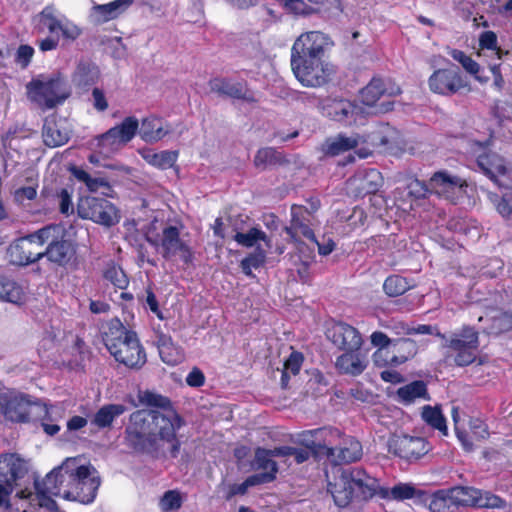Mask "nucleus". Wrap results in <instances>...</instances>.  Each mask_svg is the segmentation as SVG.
Wrapping results in <instances>:
<instances>
[{
	"label": "nucleus",
	"mask_w": 512,
	"mask_h": 512,
	"mask_svg": "<svg viewBox=\"0 0 512 512\" xmlns=\"http://www.w3.org/2000/svg\"><path fill=\"white\" fill-rule=\"evenodd\" d=\"M182 425V418L174 410L139 409L129 416L124 440L128 447L141 453L159 452L167 444L176 457L181 446L176 433Z\"/></svg>",
	"instance_id": "f257e3e1"
},
{
	"label": "nucleus",
	"mask_w": 512,
	"mask_h": 512,
	"mask_svg": "<svg viewBox=\"0 0 512 512\" xmlns=\"http://www.w3.org/2000/svg\"><path fill=\"white\" fill-rule=\"evenodd\" d=\"M380 489L376 478L361 468H337L328 476L327 491L336 506L345 508L351 503L372 498Z\"/></svg>",
	"instance_id": "f03ea898"
},
{
	"label": "nucleus",
	"mask_w": 512,
	"mask_h": 512,
	"mask_svg": "<svg viewBox=\"0 0 512 512\" xmlns=\"http://www.w3.org/2000/svg\"><path fill=\"white\" fill-rule=\"evenodd\" d=\"M399 139V132L389 124H380L376 130L368 135L338 134L327 138L321 145V151L326 156H338L352 149L360 158H366L372 154L375 148H386L389 145L396 144Z\"/></svg>",
	"instance_id": "7ed1b4c3"
},
{
	"label": "nucleus",
	"mask_w": 512,
	"mask_h": 512,
	"mask_svg": "<svg viewBox=\"0 0 512 512\" xmlns=\"http://www.w3.org/2000/svg\"><path fill=\"white\" fill-rule=\"evenodd\" d=\"M63 468L67 475L63 498L84 504L93 502L100 486V477L96 469L90 464H80L78 457L66 458L63 461Z\"/></svg>",
	"instance_id": "20e7f679"
},
{
	"label": "nucleus",
	"mask_w": 512,
	"mask_h": 512,
	"mask_svg": "<svg viewBox=\"0 0 512 512\" xmlns=\"http://www.w3.org/2000/svg\"><path fill=\"white\" fill-rule=\"evenodd\" d=\"M104 342L117 362L133 369H139L146 363V353L137 335L119 321L112 323Z\"/></svg>",
	"instance_id": "39448f33"
},
{
	"label": "nucleus",
	"mask_w": 512,
	"mask_h": 512,
	"mask_svg": "<svg viewBox=\"0 0 512 512\" xmlns=\"http://www.w3.org/2000/svg\"><path fill=\"white\" fill-rule=\"evenodd\" d=\"M26 94L33 104L45 111L61 105L70 96V89L61 74H40L27 83Z\"/></svg>",
	"instance_id": "423d86ee"
},
{
	"label": "nucleus",
	"mask_w": 512,
	"mask_h": 512,
	"mask_svg": "<svg viewBox=\"0 0 512 512\" xmlns=\"http://www.w3.org/2000/svg\"><path fill=\"white\" fill-rule=\"evenodd\" d=\"M30 242H37V246H45L40 250L42 258L46 257L49 261L64 264L72 255V246L65 239V231L60 225H48L34 233L29 234Z\"/></svg>",
	"instance_id": "0eeeda50"
},
{
	"label": "nucleus",
	"mask_w": 512,
	"mask_h": 512,
	"mask_svg": "<svg viewBox=\"0 0 512 512\" xmlns=\"http://www.w3.org/2000/svg\"><path fill=\"white\" fill-rule=\"evenodd\" d=\"M156 224L157 222L154 221L147 228L146 240L156 247L163 257L179 256L185 263L190 262L193 254L190 247L180 238L182 226L167 225L161 229V233H158Z\"/></svg>",
	"instance_id": "6e6552de"
},
{
	"label": "nucleus",
	"mask_w": 512,
	"mask_h": 512,
	"mask_svg": "<svg viewBox=\"0 0 512 512\" xmlns=\"http://www.w3.org/2000/svg\"><path fill=\"white\" fill-rule=\"evenodd\" d=\"M291 68L300 84L308 88L323 87L336 73L329 58H291Z\"/></svg>",
	"instance_id": "1a4fd4ad"
},
{
	"label": "nucleus",
	"mask_w": 512,
	"mask_h": 512,
	"mask_svg": "<svg viewBox=\"0 0 512 512\" xmlns=\"http://www.w3.org/2000/svg\"><path fill=\"white\" fill-rule=\"evenodd\" d=\"M401 93L400 87L390 79L374 77L360 90V102L370 111V114L386 113L393 109L394 102L390 100Z\"/></svg>",
	"instance_id": "9d476101"
},
{
	"label": "nucleus",
	"mask_w": 512,
	"mask_h": 512,
	"mask_svg": "<svg viewBox=\"0 0 512 512\" xmlns=\"http://www.w3.org/2000/svg\"><path fill=\"white\" fill-rule=\"evenodd\" d=\"M38 24L64 43H72L83 33L82 27L68 18L54 5L45 6L37 15Z\"/></svg>",
	"instance_id": "9b49d317"
},
{
	"label": "nucleus",
	"mask_w": 512,
	"mask_h": 512,
	"mask_svg": "<svg viewBox=\"0 0 512 512\" xmlns=\"http://www.w3.org/2000/svg\"><path fill=\"white\" fill-rule=\"evenodd\" d=\"M0 408L4 417L12 422H28L34 411L48 414V406L27 394L8 392L0 396Z\"/></svg>",
	"instance_id": "f8f14e48"
},
{
	"label": "nucleus",
	"mask_w": 512,
	"mask_h": 512,
	"mask_svg": "<svg viewBox=\"0 0 512 512\" xmlns=\"http://www.w3.org/2000/svg\"><path fill=\"white\" fill-rule=\"evenodd\" d=\"M334 41L327 33L312 30L301 33L291 48V58H329Z\"/></svg>",
	"instance_id": "ddd939ff"
},
{
	"label": "nucleus",
	"mask_w": 512,
	"mask_h": 512,
	"mask_svg": "<svg viewBox=\"0 0 512 512\" xmlns=\"http://www.w3.org/2000/svg\"><path fill=\"white\" fill-rule=\"evenodd\" d=\"M340 440H342V432L333 427L307 430L298 434V442L310 452L328 457L336 455Z\"/></svg>",
	"instance_id": "4468645a"
},
{
	"label": "nucleus",
	"mask_w": 512,
	"mask_h": 512,
	"mask_svg": "<svg viewBox=\"0 0 512 512\" xmlns=\"http://www.w3.org/2000/svg\"><path fill=\"white\" fill-rule=\"evenodd\" d=\"M78 214L103 226H113L120 221L119 210L110 201L95 196L82 197L78 203Z\"/></svg>",
	"instance_id": "2eb2a0df"
},
{
	"label": "nucleus",
	"mask_w": 512,
	"mask_h": 512,
	"mask_svg": "<svg viewBox=\"0 0 512 512\" xmlns=\"http://www.w3.org/2000/svg\"><path fill=\"white\" fill-rule=\"evenodd\" d=\"M139 132V121L134 116L126 117L120 124L97 137L100 153L109 155L121 149Z\"/></svg>",
	"instance_id": "dca6fc26"
},
{
	"label": "nucleus",
	"mask_w": 512,
	"mask_h": 512,
	"mask_svg": "<svg viewBox=\"0 0 512 512\" xmlns=\"http://www.w3.org/2000/svg\"><path fill=\"white\" fill-rule=\"evenodd\" d=\"M457 508L471 506L478 508L501 509L506 505L505 500L490 491L474 487L458 486L449 490Z\"/></svg>",
	"instance_id": "f3484780"
},
{
	"label": "nucleus",
	"mask_w": 512,
	"mask_h": 512,
	"mask_svg": "<svg viewBox=\"0 0 512 512\" xmlns=\"http://www.w3.org/2000/svg\"><path fill=\"white\" fill-rule=\"evenodd\" d=\"M67 475L63 468V463L54 468L46 477L41 481L34 480L36 496L39 500V505L53 509L56 506L52 497H63L64 489L67 485Z\"/></svg>",
	"instance_id": "a211bd4d"
},
{
	"label": "nucleus",
	"mask_w": 512,
	"mask_h": 512,
	"mask_svg": "<svg viewBox=\"0 0 512 512\" xmlns=\"http://www.w3.org/2000/svg\"><path fill=\"white\" fill-rule=\"evenodd\" d=\"M446 347L453 350L455 362L458 366L473 363L479 346L478 333L470 327H465L460 333H455L446 341Z\"/></svg>",
	"instance_id": "6ab92c4d"
},
{
	"label": "nucleus",
	"mask_w": 512,
	"mask_h": 512,
	"mask_svg": "<svg viewBox=\"0 0 512 512\" xmlns=\"http://www.w3.org/2000/svg\"><path fill=\"white\" fill-rule=\"evenodd\" d=\"M480 170L499 188H512V168L495 153L482 154L477 159Z\"/></svg>",
	"instance_id": "aec40b11"
},
{
	"label": "nucleus",
	"mask_w": 512,
	"mask_h": 512,
	"mask_svg": "<svg viewBox=\"0 0 512 512\" xmlns=\"http://www.w3.org/2000/svg\"><path fill=\"white\" fill-rule=\"evenodd\" d=\"M387 445L389 452L409 461L419 459L430 449L424 438L406 434H393Z\"/></svg>",
	"instance_id": "412c9836"
},
{
	"label": "nucleus",
	"mask_w": 512,
	"mask_h": 512,
	"mask_svg": "<svg viewBox=\"0 0 512 512\" xmlns=\"http://www.w3.org/2000/svg\"><path fill=\"white\" fill-rule=\"evenodd\" d=\"M428 87L435 94L450 96L465 88L466 83L457 70L440 68L428 78Z\"/></svg>",
	"instance_id": "4be33fe9"
},
{
	"label": "nucleus",
	"mask_w": 512,
	"mask_h": 512,
	"mask_svg": "<svg viewBox=\"0 0 512 512\" xmlns=\"http://www.w3.org/2000/svg\"><path fill=\"white\" fill-rule=\"evenodd\" d=\"M327 337L339 350L361 349L363 338L357 328L344 322L334 323L327 331Z\"/></svg>",
	"instance_id": "5701e85b"
},
{
	"label": "nucleus",
	"mask_w": 512,
	"mask_h": 512,
	"mask_svg": "<svg viewBox=\"0 0 512 512\" xmlns=\"http://www.w3.org/2000/svg\"><path fill=\"white\" fill-rule=\"evenodd\" d=\"M28 470V461L19 454L5 453L0 455V482L17 487L19 481L28 474Z\"/></svg>",
	"instance_id": "b1692460"
},
{
	"label": "nucleus",
	"mask_w": 512,
	"mask_h": 512,
	"mask_svg": "<svg viewBox=\"0 0 512 512\" xmlns=\"http://www.w3.org/2000/svg\"><path fill=\"white\" fill-rule=\"evenodd\" d=\"M309 215V211L303 206L293 205L291 207V221L284 230L293 242L298 243L302 238L316 242L314 232L309 225Z\"/></svg>",
	"instance_id": "393cba45"
},
{
	"label": "nucleus",
	"mask_w": 512,
	"mask_h": 512,
	"mask_svg": "<svg viewBox=\"0 0 512 512\" xmlns=\"http://www.w3.org/2000/svg\"><path fill=\"white\" fill-rule=\"evenodd\" d=\"M173 133V124L155 115L142 119L139 126V135L146 143H157L170 137Z\"/></svg>",
	"instance_id": "a878e982"
},
{
	"label": "nucleus",
	"mask_w": 512,
	"mask_h": 512,
	"mask_svg": "<svg viewBox=\"0 0 512 512\" xmlns=\"http://www.w3.org/2000/svg\"><path fill=\"white\" fill-rule=\"evenodd\" d=\"M364 112V108L345 99L333 100L325 108L328 117L345 124H358Z\"/></svg>",
	"instance_id": "bb28decb"
},
{
	"label": "nucleus",
	"mask_w": 512,
	"mask_h": 512,
	"mask_svg": "<svg viewBox=\"0 0 512 512\" xmlns=\"http://www.w3.org/2000/svg\"><path fill=\"white\" fill-rule=\"evenodd\" d=\"M465 182L445 171L436 172L429 180V188L432 193L447 199H454L462 192Z\"/></svg>",
	"instance_id": "cd10ccee"
},
{
	"label": "nucleus",
	"mask_w": 512,
	"mask_h": 512,
	"mask_svg": "<svg viewBox=\"0 0 512 512\" xmlns=\"http://www.w3.org/2000/svg\"><path fill=\"white\" fill-rule=\"evenodd\" d=\"M209 87L212 92L236 99H243L248 102H255L258 99L256 94L248 90L246 85L242 82L224 78H214L210 80Z\"/></svg>",
	"instance_id": "c85d7f7f"
},
{
	"label": "nucleus",
	"mask_w": 512,
	"mask_h": 512,
	"mask_svg": "<svg viewBox=\"0 0 512 512\" xmlns=\"http://www.w3.org/2000/svg\"><path fill=\"white\" fill-rule=\"evenodd\" d=\"M134 0H114L107 4L94 5L91 10L89 17L95 24H103L114 20L124 14Z\"/></svg>",
	"instance_id": "c756f323"
},
{
	"label": "nucleus",
	"mask_w": 512,
	"mask_h": 512,
	"mask_svg": "<svg viewBox=\"0 0 512 512\" xmlns=\"http://www.w3.org/2000/svg\"><path fill=\"white\" fill-rule=\"evenodd\" d=\"M367 365V356L361 352V349L343 350L335 361V367L340 373L352 376L360 375Z\"/></svg>",
	"instance_id": "7c9ffc66"
},
{
	"label": "nucleus",
	"mask_w": 512,
	"mask_h": 512,
	"mask_svg": "<svg viewBox=\"0 0 512 512\" xmlns=\"http://www.w3.org/2000/svg\"><path fill=\"white\" fill-rule=\"evenodd\" d=\"M34 245H37V242H30L29 235L12 245L8 250L10 262L23 266L41 259L42 254H40V251L33 252Z\"/></svg>",
	"instance_id": "2f4dec72"
},
{
	"label": "nucleus",
	"mask_w": 512,
	"mask_h": 512,
	"mask_svg": "<svg viewBox=\"0 0 512 512\" xmlns=\"http://www.w3.org/2000/svg\"><path fill=\"white\" fill-rule=\"evenodd\" d=\"M157 345L160 358L164 363L174 366L184 361L185 354L183 349L176 345L170 336L160 334Z\"/></svg>",
	"instance_id": "473e14b6"
},
{
	"label": "nucleus",
	"mask_w": 512,
	"mask_h": 512,
	"mask_svg": "<svg viewBox=\"0 0 512 512\" xmlns=\"http://www.w3.org/2000/svg\"><path fill=\"white\" fill-rule=\"evenodd\" d=\"M336 455L341 462H356L362 458V445L354 437L346 436L342 433V440L338 442Z\"/></svg>",
	"instance_id": "72a5a7b5"
},
{
	"label": "nucleus",
	"mask_w": 512,
	"mask_h": 512,
	"mask_svg": "<svg viewBox=\"0 0 512 512\" xmlns=\"http://www.w3.org/2000/svg\"><path fill=\"white\" fill-rule=\"evenodd\" d=\"M139 154L149 165L162 170L171 168L178 158V152L176 151L163 150L156 152L152 148H143L139 150Z\"/></svg>",
	"instance_id": "f704fd0d"
},
{
	"label": "nucleus",
	"mask_w": 512,
	"mask_h": 512,
	"mask_svg": "<svg viewBox=\"0 0 512 512\" xmlns=\"http://www.w3.org/2000/svg\"><path fill=\"white\" fill-rule=\"evenodd\" d=\"M42 137L46 146L54 148L64 145L69 140V132L54 119H46L43 125Z\"/></svg>",
	"instance_id": "c9c22d12"
},
{
	"label": "nucleus",
	"mask_w": 512,
	"mask_h": 512,
	"mask_svg": "<svg viewBox=\"0 0 512 512\" xmlns=\"http://www.w3.org/2000/svg\"><path fill=\"white\" fill-rule=\"evenodd\" d=\"M273 457L267 449L258 448L255 452V466L257 469L264 471L255 475L261 483L270 482L275 478L277 464L272 459Z\"/></svg>",
	"instance_id": "e433bc0d"
},
{
	"label": "nucleus",
	"mask_w": 512,
	"mask_h": 512,
	"mask_svg": "<svg viewBox=\"0 0 512 512\" xmlns=\"http://www.w3.org/2000/svg\"><path fill=\"white\" fill-rule=\"evenodd\" d=\"M483 320L484 317L480 316L479 321ZM485 320L490 322L487 327L489 333L500 334L512 330V313L491 310L486 314Z\"/></svg>",
	"instance_id": "4c0bfd02"
},
{
	"label": "nucleus",
	"mask_w": 512,
	"mask_h": 512,
	"mask_svg": "<svg viewBox=\"0 0 512 512\" xmlns=\"http://www.w3.org/2000/svg\"><path fill=\"white\" fill-rule=\"evenodd\" d=\"M234 240L241 246L251 248L257 247L258 242H264L265 246L269 249L272 247L271 239L267 234L258 227H252L247 232H237L234 235Z\"/></svg>",
	"instance_id": "58836bf2"
},
{
	"label": "nucleus",
	"mask_w": 512,
	"mask_h": 512,
	"mask_svg": "<svg viewBox=\"0 0 512 512\" xmlns=\"http://www.w3.org/2000/svg\"><path fill=\"white\" fill-rule=\"evenodd\" d=\"M125 411L126 407L122 404L104 405L94 415L92 424L101 429L109 427L115 418L122 415Z\"/></svg>",
	"instance_id": "ea45409f"
},
{
	"label": "nucleus",
	"mask_w": 512,
	"mask_h": 512,
	"mask_svg": "<svg viewBox=\"0 0 512 512\" xmlns=\"http://www.w3.org/2000/svg\"><path fill=\"white\" fill-rule=\"evenodd\" d=\"M397 396L403 404H411L417 399H428L426 384L423 381H413L400 387Z\"/></svg>",
	"instance_id": "a19ab883"
},
{
	"label": "nucleus",
	"mask_w": 512,
	"mask_h": 512,
	"mask_svg": "<svg viewBox=\"0 0 512 512\" xmlns=\"http://www.w3.org/2000/svg\"><path fill=\"white\" fill-rule=\"evenodd\" d=\"M393 347L395 348L393 352L394 362L398 364V366L414 358L418 352L417 343L410 338L395 339Z\"/></svg>",
	"instance_id": "79ce46f5"
},
{
	"label": "nucleus",
	"mask_w": 512,
	"mask_h": 512,
	"mask_svg": "<svg viewBox=\"0 0 512 512\" xmlns=\"http://www.w3.org/2000/svg\"><path fill=\"white\" fill-rule=\"evenodd\" d=\"M23 289L14 281L5 276H0V299L14 304H21L25 301Z\"/></svg>",
	"instance_id": "37998d69"
},
{
	"label": "nucleus",
	"mask_w": 512,
	"mask_h": 512,
	"mask_svg": "<svg viewBox=\"0 0 512 512\" xmlns=\"http://www.w3.org/2000/svg\"><path fill=\"white\" fill-rule=\"evenodd\" d=\"M100 77L98 67L90 63H81L78 65L74 75L73 81L80 87H87L95 84Z\"/></svg>",
	"instance_id": "c03bdc74"
},
{
	"label": "nucleus",
	"mask_w": 512,
	"mask_h": 512,
	"mask_svg": "<svg viewBox=\"0 0 512 512\" xmlns=\"http://www.w3.org/2000/svg\"><path fill=\"white\" fill-rule=\"evenodd\" d=\"M429 508L431 512H458L449 490L435 493L430 501Z\"/></svg>",
	"instance_id": "a18cd8bd"
},
{
	"label": "nucleus",
	"mask_w": 512,
	"mask_h": 512,
	"mask_svg": "<svg viewBox=\"0 0 512 512\" xmlns=\"http://www.w3.org/2000/svg\"><path fill=\"white\" fill-rule=\"evenodd\" d=\"M267 252L261 246H257L253 252L241 261V268L247 276L252 275L253 269H258L266 262Z\"/></svg>",
	"instance_id": "49530a36"
},
{
	"label": "nucleus",
	"mask_w": 512,
	"mask_h": 512,
	"mask_svg": "<svg viewBox=\"0 0 512 512\" xmlns=\"http://www.w3.org/2000/svg\"><path fill=\"white\" fill-rule=\"evenodd\" d=\"M422 419L432 428L439 430L444 435L447 434V425L445 418L438 407L424 406L422 410Z\"/></svg>",
	"instance_id": "de8ad7c7"
},
{
	"label": "nucleus",
	"mask_w": 512,
	"mask_h": 512,
	"mask_svg": "<svg viewBox=\"0 0 512 512\" xmlns=\"http://www.w3.org/2000/svg\"><path fill=\"white\" fill-rule=\"evenodd\" d=\"M489 199L494 205L496 211L507 221L512 223V192L499 196L496 193H490Z\"/></svg>",
	"instance_id": "09e8293b"
},
{
	"label": "nucleus",
	"mask_w": 512,
	"mask_h": 512,
	"mask_svg": "<svg viewBox=\"0 0 512 512\" xmlns=\"http://www.w3.org/2000/svg\"><path fill=\"white\" fill-rule=\"evenodd\" d=\"M410 287L411 285L407 279L399 275L389 276L383 284L385 293L390 297L402 295L409 290Z\"/></svg>",
	"instance_id": "8fccbe9b"
},
{
	"label": "nucleus",
	"mask_w": 512,
	"mask_h": 512,
	"mask_svg": "<svg viewBox=\"0 0 512 512\" xmlns=\"http://www.w3.org/2000/svg\"><path fill=\"white\" fill-rule=\"evenodd\" d=\"M104 278L118 289H125L129 284V279L121 267L111 264L104 271Z\"/></svg>",
	"instance_id": "3c124183"
},
{
	"label": "nucleus",
	"mask_w": 512,
	"mask_h": 512,
	"mask_svg": "<svg viewBox=\"0 0 512 512\" xmlns=\"http://www.w3.org/2000/svg\"><path fill=\"white\" fill-rule=\"evenodd\" d=\"M281 160L278 152L273 148L259 149L254 157V164L257 168L266 169L269 166L279 163Z\"/></svg>",
	"instance_id": "603ef678"
},
{
	"label": "nucleus",
	"mask_w": 512,
	"mask_h": 512,
	"mask_svg": "<svg viewBox=\"0 0 512 512\" xmlns=\"http://www.w3.org/2000/svg\"><path fill=\"white\" fill-rule=\"evenodd\" d=\"M303 362V356L299 352H292L289 358L284 363V370L281 377V384L286 387L288 384L289 375H296L300 371Z\"/></svg>",
	"instance_id": "864d4df0"
},
{
	"label": "nucleus",
	"mask_w": 512,
	"mask_h": 512,
	"mask_svg": "<svg viewBox=\"0 0 512 512\" xmlns=\"http://www.w3.org/2000/svg\"><path fill=\"white\" fill-rule=\"evenodd\" d=\"M448 53L455 61L459 62L469 74L474 75L477 79H479L477 74L480 71V66L475 60H473L470 56L466 55L461 50L450 49Z\"/></svg>",
	"instance_id": "5fc2aeb1"
},
{
	"label": "nucleus",
	"mask_w": 512,
	"mask_h": 512,
	"mask_svg": "<svg viewBox=\"0 0 512 512\" xmlns=\"http://www.w3.org/2000/svg\"><path fill=\"white\" fill-rule=\"evenodd\" d=\"M138 400L142 405L149 407L167 408L170 405L168 398L149 390L140 391Z\"/></svg>",
	"instance_id": "6e6d98bb"
},
{
	"label": "nucleus",
	"mask_w": 512,
	"mask_h": 512,
	"mask_svg": "<svg viewBox=\"0 0 512 512\" xmlns=\"http://www.w3.org/2000/svg\"><path fill=\"white\" fill-rule=\"evenodd\" d=\"M416 489L413 485L408 483H399L393 486L389 491L383 493L384 497H390L394 500H406L415 496Z\"/></svg>",
	"instance_id": "4d7b16f0"
},
{
	"label": "nucleus",
	"mask_w": 512,
	"mask_h": 512,
	"mask_svg": "<svg viewBox=\"0 0 512 512\" xmlns=\"http://www.w3.org/2000/svg\"><path fill=\"white\" fill-rule=\"evenodd\" d=\"M182 505V497L178 491L169 490L164 493L159 501V507L163 512H173Z\"/></svg>",
	"instance_id": "13d9d810"
},
{
	"label": "nucleus",
	"mask_w": 512,
	"mask_h": 512,
	"mask_svg": "<svg viewBox=\"0 0 512 512\" xmlns=\"http://www.w3.org/2000/svg\"><path fill=\"white\" fill-rule=\"evenodd\" d=\"M479 46L481 49L492 51L498 59L502 58L503 51L498 47L497 35L493 31H485L480 34Z\"/></svg>",
	"instance_id": "bf43d9fd"
},
{
	"label": "nucleus",
	"mask_w": 512,
	"mask_h": 512,
	"mask_svg": "<svg viewBox=\"0 0 512 512\" xmlns=\"http://www.w3.org/2000/svg\"><path fill=\"white\" fill-rule=\"evenodd\" d=\"M38 183L31 181L28 186L17 188L13 192V199L16 203L23 205L26 201H32L37 197Z\"/></svg>",
	"instance_id": "052dcab7"
},
{
	"label": "nucleus",
	"mask_w": 512,
	"mask_h": 512,
	"mask_svg": "<svg viewBox=\"0 0 512 512\" xmlns=\"http://www.w3.org/2000/svg\"><path fill=\"white\" fill-rule=\"evenodd\" d=\"M61 335L62 332L59 329L51 328V330L46 331L39 342L38 351L41 353L56 348L58 346L59 338Z\"/></svg>",
	"instance_id": "680f3d73"
},
{
	"label": "nucleus",
	"mask_w": 512,
	"mask_h": 512,
	"mask_svg": "<svg viewBox=\"0 0 512 512\" xmlns=\"http://www.w3.org/2000/svg\"><path fill=\"white\" fill-rule=\"evenodd\" d=\"M372 361L376 367H398L394 362V354L388 349H376L372 354Z\"/></svg>",
	"instance_id": "e2e57ef3"
},
{
	"label": "nucleus",
	"mask_w": 512,
	"mask_h": 512,
	"mask_svg": "<svg viewBox=\"0 0 512 512\" xmlns=\"http://www.w3.org/2000/svg\"><path fill=\"white\" fill-rule=\"evenodd\" d=\"M288 11L294 14H310L313 10L303 0H277Z\"/></svg>",
	"instance_id": "0e129e2a"
},
{
	"label": "nucleus",
	"mask_w": 512,
	"mask_h": 512,
	"mask_svg": "<svg viewBox=\"0 0 512 512\" xmlns=\"http://www.w3.org/2000/svg\"><path fill=\"white\" fill-rule=\"evenodd\" d=\"M34 55V48L30 45H20L15 60L22 68H26Z\"/></svg>",
	"instance_id": "69168bd1"
},
{
	"label": "nucleus",
	"mask_w": 512,
	"mask_h": 512,
	"mask_svg": "<svg viewBox=\"0 0 512 512\" xmlns=\"http://www.w3.org/2000/svg\"><path fill=\"white\" fill-rule=\"evenodd\" d=\"M408 194L414 198H422L425 197L428 191H430L429 183L426 185L425 183L412 179L408 185Z\"/></svg>",
	"instance_id": "338daca9"
},
{
	"label": "nucleus",
	"mask_w": 512,
	"mask_h": 512,
	"mask_svg": "<svg viewBox=\"0 0 512 512\" xmlns=\"http://www.w3.org/2000/svg\"><path fill=\"white\" fill-rule=\"evenodd\" d=\"M395 339H391L384 332L374 331L370 335V342L372 346L377 349H387L390 345L393 346Z\"/></svg>",
	"instance_id": "774afa93"
}]
</instances>
